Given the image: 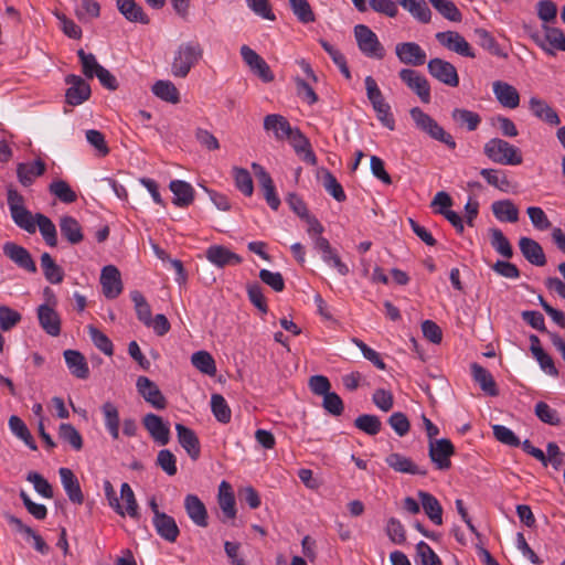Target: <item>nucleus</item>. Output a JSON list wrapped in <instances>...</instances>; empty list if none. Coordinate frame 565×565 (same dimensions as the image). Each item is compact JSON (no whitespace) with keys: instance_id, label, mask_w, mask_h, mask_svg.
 I'll return each instance as SVG.
<instances>
[{"instance_id":"obj_9","label":"nucleus","mask_w":565,"mask_h":565,"mask_svg":"<svg viewBox=\"0 0 565 565\" xmlns=\"http://www.w3.org/2000/svg\"><path fill=\"white\" fill-rule=\"evenodd\" d=\"M241 55L253 74L259 77L264 83H270L275 79V75L267 62L248 45L241 47Z\"/></svg>"},{"instance_id":"obj_11","label":"nucleus","mask_w":565,"mask_h":565,"mask_svg":"<svg viewBox=\"0 0 565 565\" xmlns=\"http://www.w3.org/2000/svg\"><path fill=\"white\" fill-rule=\"evenodd\" d=\"M436 39L440 45L461 56L475 58L476 53L467 40L456 31L438 32Z\"/></svg>"},{"instance_id":"obj_1","label":"nucleus","mask_w":565,"mask_h":565,"mask_svg":"<svg viewBox=\"0 0 565 565\" xmlns=\"http://www.w3.org/2000/svg\"><path fill=\"white\" fill-rule=\"evenodd\" d=\"M202 57L203 47L199 42L188 41L181 43L173 53L171 74L174 77L185 78Z\"/></svg>"},{"instance_id":"obj_12","label":"nucleus","mask_w":565,"mask_h":565,"mask_svg":"<svg viewBox=\"0 0 565 565\" xmlns=\"http://www.w3.org/2000/svg\"><path fill=\"white\" fill-rule=\"evenodd\" d=\"M395 54L401 63L411 66H422L426 62V52L416 42L396 44Z\"/></svg>"},{"instance_id":"obj_25","label":"nucleus","mask_w":565,"mask_h":565,"mask_svg":"<svg viewBox=\"0 0 565 565\" xmlns=\"http://www.w3.org/2000/svg\"><path fill=\"white\" fill-rule=\"evenodd\" d=\"M58 473L70 501L75 504H82L84 502V494L77 477L68 468H60Z\"/></svg>"},{"instance_id":"obj_46","label":"nucleus","mask_w":565,"mask_h":565,"mask_svg":"<svg viewBox=\"0 0 565 565\" xmlns=\"http://www.w3.org/2000/svg\"><path fill=\"white\" fill-rule=\"evenodd\" d=\"M480 174L489 185H492L502 192H508L511 188V182L503 170L482 169Z\"/></svg>"},{"instance_id":"obj_8","label":"nucleus","mask_w":565,"mask_h":565,"mask_svg":"<svg viewBox=\"0 0 565 565\" xmlns=\"http://www.w3.org/2000/svg\"><path fill=\"white\" fill-rule=\"evenodd\" d=\"M65 84L68 88L65 92V103L70 106H78L89 99L92 89L89 84L79 75L68 74L65 76Z\"/></svg>"},{"instance_id":"obj_51","label":"nucleus","mask_w":565,"mask_h":565,"mask_svg":"<svg viewBox=\"0 0 565 565\" xmlns=\"http://www.w3.org/2000/svg\"><path fill=\"white\" fill-rule=\"evenodd\" d=\"M58 437L76 451L83 448V438L72 424L62 423L58 427Z\"/></svg>"},{"instance_id":"obj_22","label":"nucleus","mask_w":565,"mask_h":565,"mask_svg":"<svg viewBox=\"0 0 565 565\" xmlns=\"http://www.w3.org/2000/svg\"><path fill=\"white\" fill-rule=\"evenodd\" d=\"M492 89L501 106L514 109L520 105V94L513 85L507 82L495 81L492 84Z\"/></svg>"},{"instance_id":"obj_3","label":"nucleus","mask_w":565,"mask_h":565,"mask_svg":"<svg viewBox=\"0 0 565 565\" xmlns=\"http://www.w3.org/2000/svg\"><path fill=\"white\" fill-rule=\"evenodd\" d=\"M483 153L492 162L503 166H518L523 161L520 149L501 138H492L487 141Z\"/></svg>"},{"instance_id":"obj_4","label":"nucleus","mask_w":565,"mask_h":565,"mask_svg":"<svg viewBox=\"0 0 565 565\" xmlns=\"http://www.w3.org/2000/svg\"><path fill=\"white\" fill-rule=\"evenodd\" d=\"M354 36L359 50L369 57H376L382 60L385 55V50L379 41L376 34L366 25L358 24L354 26Z\"/></svg>"},{"instance_id":"obj_41","label":"nucleus","mask_w":565,"mask_h":565,"mask_svg":"<svg viewBox=\"0 0 565 565\" xmlns=\"http://www.w3.org/2000/svg\"><path fill=\"white\" fill-rule=\"evenodd\" d=\"M41 268L45 279L51 284H61L64 279L63 268L55 263L49 253L41 255Z\"/></svg>"},{"instance_id":"obj_36","label":"nucleus","mask_w":565,"mask_h":565,"mask_svg":"<svg viewBox=\"0 0 565 565\" xmlns=\"http://www.w3.org/2000/svg\"><path fill=\"white\" fill-rule=\"evenodd\" d=\"M494 217L500 222L515 223L519 221V209L512 200L504 199L491 204Z\"/></svg>"},{"instance_id":"obj_32","label":"nucleus","mask_w":565,"mask_h":565,"mask_svg":"<svg viewBox=\"0 0 565 565\" xmlns=\"http://www.w3.org/2000/svg\"><path fill=\"white\" fill-rule=\"evenodd\" d=\"M46 170L45 162L41 159L35 160L32 163H18L17 166V175L19 182L23 186H29L33 183L36 177H41L44 174Z\"/></svg>"},{"instance_id":"obj_40","label":"nucleus","mask_w":565,"mask_h":565,"mask_svg":"<svg viewBox=\"0 0 565 565\" xmlns=\"http://www.w3.org/2000/svg\"><path fill=\"white\" fill-rule=\"evenodd\" d=\"M397 3L407 10L413 18L422 23H428L431 19V11L425 0H396Z\"/></svg>"},{"instance_id":"obj_49","label":"nucleus","mask_w":565,"mask_h":565,"mask_svg":"<svg viewBox=\"0 0 565 565\" xmlns=\"http://www.w3.org/2000/svg\"><path fill=\"white\" fill-rule=\"evenodd\" d=\"M13 222L29 233L35 232V221L24 205H12L10 210Z\"/></svg>"},{"instance_id":"obj_14","label":"nucleus","mask_w":565,"mask_h":565,"mask_svg":"<svg viewBox=\"0 0 565 565\" xmlns=\"http://www.w3.org/2000/svg\"><path fill=\"white\" fill-rule=\"evenodd\" d=\"M136 387L138 393L145 398V401L151 404L154 408H166L167 399L153 381H151L147 376H139L137 379Z\"/></svg>"},{"instance_id":"obj_29","label":"nucleus","mask_w":565,"mask_h":565,"mask_svg":"<svg viewBox=\"0 0 565 565\" xmlns=\"http://www.w3.org/2000/svg\"><path fill=\"white\" fill-rule=\"evenodd\" d=\"M532 38L548 54L554 55V52L547 49L544 42H547L553 49L565 52V34L558 28L544 25V38L541 39L539 35H533Z\"/></svg>"},{"instance_id":"obj_7","label":"nucleus","mask_w":565,"mask_h":565,"mask_svg":"<svg viewBox=\"0 0 565 565\" xmlns=\"http://www.w3.org/2000/svg\"><path fill=\"white\" fill-rule=\"evenodd\" d=\"M427 71L431 77L449 87L459 85V75L457 68L450 62L434 57L427 63Z\"/></svg>"},{"instance_id":"obj_5","label":"nucleus","mask_w":565,"mask_h":565,"mask_svg":"<svg viewBox=\"0 0 565 565\" xmlns=\"http://www.w3.org/2000/svg\"><path fill=\"white\" fill-rule=\"evenodd\" d=\"M454 455L455 446L448 438L435 439L428 443V456L437 470L450 469Z\"/></svg>"},{"instance_id":"obj_43","label":"nucleus","mask_w":565,"mask_h":565,"mask_svg":"<svg viewBox=\"0 0 565 565\" xmlns=\"http://www.w3.org/2000/svg\"><path fill=\"white\" fill-rule=\"evenodd\" d=\"M102 413L105 419V426L113 437L117 440L119 438V412L115 404L105 402L102 406Z\"/></svg>"},{"instance_id":"obj_33","label":"nucleus","mask_w":565,"mask_h":565,"mask_svg":"<svg viewBox=\"0 0 565 565\" xmlns=\"http://www.w3.org/2000/svg\"><path fill=\"white\" fill-rule=\"evenodd\" d=\"M529 107L532 114L542 121L556 126L561 122L557 113L543 99L531 97Z\"/></svg>"},{"instance_id":"obj_45","label":"nucleus","mask_w":565,"mask_h":565,"mask_svg":"<svg viewBox=\"0 0 565 565\" xmlns=\"http://www.w3.org/2000/svg\"><path fill=\"white\" fill-rule=\"evenodd\" d=\"M489 235L490 244L498 254L508 259L513 256L512 245L500 228H490Z\"/></svg>"},{"instance_id":"obj_63","label":"nucleus","mask_w":565,"mask_h":565,"mask_svg":"<svg viewBox=\"0 0 565 565\" xmlns=\"http://www.w3.org/2000/svg\"><path fill=\"white\" fill-rule=\"evenodd\" d=\"M26 480L33 484L34 490L43 498L52 499L54 497L51 483L41 473L30 471L26 475Z\"/></svg>"},{"instance_id":"obj_47","label":"nucleus","mask_w":565,"mask_h":565,"mask_svg":"<svg viewBox=\"0 0 565 565\" xmlns=\"http://www.w3.org/2000/svg\"><path fill=\"white\" fill-rule=\"evenodd\" d=\"M36 225L45 243L51 247H55L57 245V233L54 223L47 216L38 213L35 215V226Z\"/></svg>"},{"instance_id":"obj_48","label":"nucleus","mask_w":565,"mask_h":565,"mask_svg":"<svg viewBox=\"0 0 565 565\" xmlns=\"http://www.w3.org/2000/svg\"><path fill=\"white\" fill-rule=\"evenodd\" d=\"M49 191L55 198H57L61 202L70 204L74 203L77 200L76 192L71 188V185L64 180H54L49 185Z\"/></svg>"},{"instance_id":"obj_61","label":"nucleus","mask_w":565,"mask_h":565,"mask_svg":"<svg viewBox=\"0 0 565 565\" xmlns=\"http://www.w3.org/2000/svg\"><path fill=\"white\" fill-rule=\"evenodd\" d=\"M322 184L326 191L331 194L334 200L338 202L345 201L347 195L342 185L329 170H323Z\"/></svg>"},{"instance_id":"obj_18","label":"nucleus","mask_w":565,"mask_h":565,"mask_svg":"<svg viewBox=\"0 0 565 565\" xmlns=\"http://www.w3.org/2000/svg\"><path fill=\"white\" fill-rule=\"evenodd\" d=\"M295 152L308 164L316 166L317 157L312 150L309 139L300 131L299 128H295L292 134L287 137Z\"/></svg>"},{"instance_id":"obj_62","label":"nucleus","mask_w":565,"mask_h":565,"mask_svg":"<svg viewBox=\"0 0 565 565\" xmlns=\"http://www.w3.org/2000/svg\"><path fill=\"white\" fill-rule=\"evenodd\" d=\"M88 333L94 345L104 354L110 356L114 354V345L109 338L94 326H88Z\"/></svg>"},{"instance_id":"obj_37","label":"nucleus","mask_w":565,"mask_h":565,"mask_svg":"<svg viewBox=\"0 0 565 565\" xmlns=\"http://www.w3.org/2000/svg\"><path fill=\"white\" fill-rule=\"evenodd\" d=\"M418 498L425 514L436 524H443V507L439 501L429 492L419 491Z\"/></svg>"},{"instance_id":"obj_53","label":"nucleus","mask_w":565,"mask_h":565,"mask_svg":"<svg viewBox=\"0 0 565 565\" xmlns=\"http://www.w3.org/2000/svg\"><path fill=\"white\" fill-rule=\"evenodd\" d=\"M191 363L204 374L214 375L216 373L215 361L207 351L194 352L191 356Z\"/></svg>"},{"instance_id":"obj_17","label":"nucleus","mask_w":565,"mask_h":565,"mask_svg":"<svg viewBox=\"0 0 565 565\" xmlns=\"http://www.w3.org/2000/svg\"><path fill=\"white\" fill-rule=\"evenodd\" d=\"M142 424L156 443L166 446L170 441V428L159 415H145Z\"/></svg>"},{"instance_id":"obj_26","label":"nucleus","mask_w":565,"mask_h":565,"mask_svg":"<svg viewBox=\"0 0 565 565\" xmlns=\"http://www.w3.org/2000/svg\"><path fill=\"white\" fill-rule=\"evenodd\" d=\"M63 356L72 375L81 380L89 376L88 363L79 351L68 349L63 352Z\"/></svg>"},{"instance_id":"obj_50","label":"nucleus","mask_w":565,"mask_h":565,"mask_svg":"<svg viewBox=\"0 0 565 565\" xmlns=\"http://www.w3.org/2000/svg\"><path fill=\"white\" fill-rule=\"evenodd\" d=\"M451 118L460 126H466L469 131H473L481 122L479 114L465 108H455Z\"/></svg>"},{"instance_id":"obj_64","label":"nucleus","mask_w":565,"mask_h":565,"mask_svg":"<svg viewBox=\"0 0 565 565\" xmlns=\"http://www.w3.org/2000/svg\"><path fill=\"white\" fill-rule=\"evenodd\" d=\"M534 413L537 418L548 425L558 426L561 418L556 409L552 408L545 402H537L534 407Z\"/></svg>"},{"instance_id":"obj_27","label":"nucleus","mask_w":565,"mask_h":565,"mask_svg":"<svg viewBox=\"0 0 565 565\" xmlns=\"http://www.w3.org/2000/svg\"><path fill=\"white\" fill-rule=\"evenodd\" d=\"M152 523L161 539L169 543H174L178 540L180 530L175 520L171 515L167 513L159 514L158 518L152 519Z\"/></svg>"},{"instance_id":"obj_10","label":"nucleus","mask_w":565,"mask_h":565,"mask_svg":"<svg viewBox=\"0 0 565 565\" xmlns=\"http://www.w3.org/2000/svg\"><path fill=\"white\" fill-rule=\"evenodd\" d=\"M313 247L320 253L322 260L330 267H333L341 276L349 274V267L341 260L339 253L331 246L326 237H315Z\"/></svg>"},{"instance_id":"obj_38","label":"nucleus","mask_w":565,"mask_h":565,"mask_svg":"<svg viewBox=\"0 0 565 565\" xmlns=\"http://www.w3.org/2000/svg\"><path fill=\"white\" fill-rule=\"evenodd\" d=\"M119 12L130 22L149 24L150 19L135 0H117Z\"/></svg>"},{"instance_id":"obj_13","label":"nucleus","mask_w":565,"mask_h":565,"mask_svg":"<svg viewBox=\"0 0 565 565\" xmlns=\"http://www.w3.org/2000/svg\"><path fill=\"white\" fill-rule=\"evenodd\" d=\"M252 169L259 182V185L264 192V198L267 204L274 210L277 211L280 205V199L276 193V188L270 174L265 170L263 166L259 163L253 162Z\"/></svg>"},{"instance_id":"obj_59","label":"nucleus","mask_w":565,"mask_h":565,"mask_svg":"<svg viewBox=\"0 0 565 565\" xmlns=\"http://www.w3.org/2000/svg\"><path fill=\"white\" fill-rule=\"evenodd\" d=\"M475 36L477 39L478 44L484 50L489 51V53H491L492 55L505 56L495 39L486 29H476Z\"/></svg>"},{"instance_id":"obj_24","label":"nucleus","mask_w":565,"mask_h":565,"mask_svg":"<svg viewBox=\"0 0 565 565\" xmlns=\"http://www.w3.org/2000/svg\"><path fill=\"white\" fill-rule=\"evenodd\" d=\"M184 509L191 521L200 526L206 527L209 525L207 510L202 500L195 494H188L184 498Z\"/></svg>"},{"instance_id":"obj_58","label":"nucleus","mask_w":565,"mask_h":565,"mask_svg":"<svg viewBox=\"0 0 565 565\" xmlns=\"http://www.w3.org/2000/svg\"><path fill=\"white\" fill-rule=\"evenodd\" d=\"M77 56L82 65V72L86 78H94L99 70L104 67L97 62L93 53H86L83 49L77 51Z\"/></svg>"},{"instance_id":"obj_55","label":"nucleus","mask_w":565,"mask_h":565,"mask_svg":"<svg viewBox=\"0 0 565 565\" xmlns=\"http://www.w3.org/2000/svg\"><path fill=\"white\" fill-rule=\"evenodd\" d=\"M354 426L361 431L374 436L381 431L382 423L375 415L363 414L354 419Z\"/></svg>"},{"instance_id":"obj_19","label":"nucleus","mask_w":565,"mask_h":565,"mask_svg":"<svg viewBox=\"0 0 565 565\" xmlns=\"http://www.w3.org/2000/svg\"><path fill=\"white\" fill-rule=\"evenodd\" d=\"M3 253L20 268L32 274L36 273V265L26 248L8 242L3 245Z\"/></svg>"},{"instance_id":"obj_20","label":"nucleus","mask_w":565,"mask_h":565,"mask_svg":"<svg viewBox=\"0 0 565 565\" xmlns=\"http://www.w3.org/2000/svg\"><path fill=\"white\" fill-rule=\"evenodd\" d=\"M206 259L213 265L223 268L228 265H238L243 258L223 245H212L205 252Z\"/></svg>"},{"instance_id":"obj_44","label":"nucleus","mask_w":565,"mask_h":565,"mask_svg":"<svg viewBox=\"0 0 565 565\" xmlns=\"http://www.w3.org/2000/svg\"><path fill=\"white\" fill-rule=\"evenodd\" d=\"M9 428L13 435L23 440L31 450H38V446L25 423L17 415L9 418Z\"/></svg>"},{"instance_id":"obj_52","label":"nucleus","mask_w":565,"mask_h":565,"mask_svg":"<svg viewBox=\"0 0 565 565\" xmlns=\"http://www.w3.org/2000/svg\"><path fill=\"white\" fill-rule=\"evenodd\" d=\"M364 83L367 99L372 104V107L375 111L390 106L385 102V98L379 88L376 81L372 76H366Z\"/></svg>"},{"instance_id":"obj_16","label":"nucleus","mask_w":565,"mask_h":565,"mask_svg":"<svg viewBox=\"0 0 565 565\" xmlns=\"http://www.w3.org/2000/svg\"><path fill=\"white\" fill-rule=\"evenodd\" d=\"M55 305L43 303L36 309L38 320L41 328L51 337H57L61 333V318L54 309Z\"/></svg>"},{"instance_id":"obj_42","label":"nucleus","mask_w":565,"mask_h":565,"mask_svg":"<svg viewBox=\"0 0 565 565\" xmlns=\"http://www.w3.org/2000/svg\"><path fill=\"white\" fill-rule=\"evenodd\" d=\"M154 96L171 104L180 102V93L171 81H157L151 88Z\"/></svg>"},{"instance_id":"obj_2","label":"nucleus","mask_w":565,"mask_h":565,"mask_svg":"<svg viewBox=\"0 0 565 565\" xmlns=\"http://www.w3.org/2000/svg\"><path fill=\"white\" fill-rule=\"evenodd\" d=\"M409 115L418 130L425 132L431 139L446 145L449 149H456L457 143L454 137L449 132L445 131V129L422 108L413 107L409 110Z\"/></svg>"},{"instance_id":"obj_39","label":"nucleus","mask_w":565,"mask_h":565,"mask_svg":"<svg viewBox=\"0 0 565 565\" xmlns=\"http://www.w3.org/2000/svg\"><path fill=\"white\" fill-rule=\"evenodd\" d=\"M60 231L62 236L71 244H79L84 239L82 227L78 221L70 215L60 218Z\"/></svg>"},{"instance_id":"obj_23","label":"nucleus","mask_w":565,"mask_h":565,"mask_svg":"<svg viewBox=\"0 0 565 565\" xmlns=\"http://www.w3.org/2000/svg\"><path fill=\"white\" fill-rule=\"evenodd\" d=\"M386 465L396 472L427 476L426 468L416 465L411 458L405 457L398 452H392L385 458Z\"/></svg>"},{"instance_id":"obj_60","label":"nucleus","mask_w":565,"mask_h":565,"mask_svg":"<svg viewBox=\"0 0 565 565\" xmlns=\"http://www.w3.org/2000/svg\"><path fill=\"white\" fill-rule=\"evenodd\" d=\"M211 408L215 418L223 424H227L231 420L232 412L227 405V402L221 394H213L211 397Z\"/></svg>"},{"instance_id":"obj_28","label":"nucleus","mask_w":565,"mask_h":565,"mask_svg":"<svg viewBox=\"0 0 565 565\" xmlns=\"http://www.w3.org/2000/svg\"><path fill=\"white\" fill-rule=\"evenodd\" d=\"M217 502L223 513L222 521L233 520L236 516L235 497L232 486L227 481H222L218 486Z\"/></svg>"},{"instance_id":"obj_57","label":"nucleus","mask_w":565,"mask_h":565,"mask_svg":"<svg viewBox=\"0 0 565 565\" xmlns=\"http://www.w3.org/2000/svg\"><path fill=\"white\" fill-rule=\"evenodd\" d=\"M289 6L297 19L305 24L316 21L315 12L308 0H288Z\"/></svg>"},{"instance_id":"obj_54","label":"nucleus","mask_w":565,"mask_h":565,"mask_svg":"<svg viewBox=\"0 0 565 565\" xmlns=\"http://www.w3.org/2000/svg\"><path fill=\"white\" fill-rule=\"evenodd\" d=\"M430 4L447 20L460 22L462 14L457 6L450 0H429Z\"/></svg>"},{"instance_id":"obj_15","label":"nucleus","mask_w":565,"mask_h":565,"mask_svg":"<svg viewBox=\"0 0 565 565\" xmlns=\"http://www.w3.org/2000/svg\"><path fill=\"white\" fill-rule=\"evenodd\" d=\"M100 284L106 298H117L122 291V282L118 268L114 265L105 266L102 269Z\"/></svg>"},{"instance_id":"obj_31","label":"nucleus","mask_w":565,"mask_h":565,"mask_svg":"<svg viewBox=\"0 0 565 565\" xmlns=\"http://www.w3.org/2000/svg\"><path fill=\"white\" fill-rule=\"evenodd\" d=\"M296 127H291L290 122L281 115L270 114L264 118V129L273 131L277 140L287 139Z\"/></svg>"},{"instance_id":"obj_56","label":"nucleus","mask_w":565,"mask_h":565,"mask_svg":"<svg viewBox=\"0 0 565 565\" xmlns=\"http://www.w3.org/2000/svg\"><path fill=\"white\" fill-rule=\"evenodd\" d=\"M233 178L235 186L246 196H250L254 192V183L250 173L244 168L234 167Z\"/></svg>"},{"instance_id":"obj_34","label":"nucleus","mask_w":565,"mask_h":565,"mask_svg":"<svg viewBox=\"0 0 565 565\" xmlns=\"http://www.w3.org/2000/svg\"><path fill=\"white\" fill-rule=\"evenodd\" d=\"M470 367L471 375L475 382H477L480 385V388L486 394H488L489 396L499 395V390L497 387L495 381L491 373L486 367L478 363H472Z\"/></svg>"},{"instance_id":"obj_30","label":"nucleus","mask_w":565,"mask_h":565,"mask_svg":"<svg viewBox=\"0 0 565 565\" xmlns=\"http://www.w3.org/2000/svg\"><path fill=\"white\" fill-rule=\"evenodd\" d=\"M519 247L524 258L535 266H544L546 257L542 246L530 237H521L519 239Z\"/></svg>"},{"instance_id":"obj_21","label":"nucleus","mask_w":565,"mask_h":565,"mask_svg":"<svg viewBox=\"0 0 565 565\" xmlns=\"http://www.w3.org/2000/svg\"><path fill=\"white\" fill-rule=\"evenodd\" d=\"M178 441L192 460H198L201 455L200 440L191 428L183 424H175Z\"/></svg>"},{"instance_id":"obj_6","label":"nucleus","mask_w":565,"mask_h":565,"mask_svg":"<svg viewBox=\"0 0 565 565\" xmlns=\"http://www.w3.org/2000/svg\"><path fill=\"white\" fill-rule=\"evenodd\" d=\"M401 81L411 89L424 104L431 100L430 84L428 79L418 71L413 68H402L398 72Z\"/></svg>"},{"instance_id":"obj_35","label":"nucleus","mask_w":565,"mask_h":565,"mask_svg":"<svg viewBox=\"0 0 565 565\" xmlns=\"http://www.w3.org/2000/svg\"><path fill=\"white\" fill-rule=\"evenodd\" d=\"M169 189L174 194L173 204L179 207H186L194 200V190L192 185L182 180H173L169 184Z\"/></svg>"}]
</instances>
